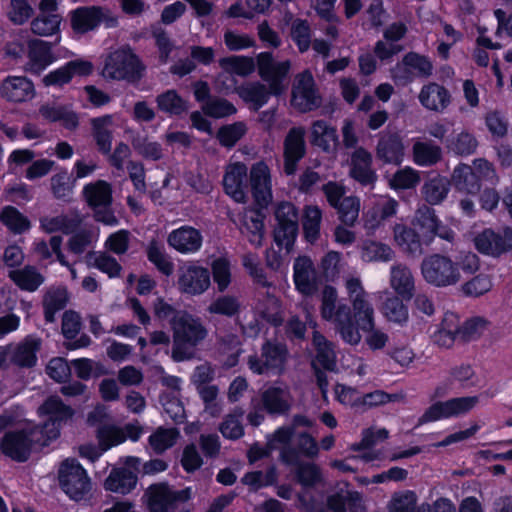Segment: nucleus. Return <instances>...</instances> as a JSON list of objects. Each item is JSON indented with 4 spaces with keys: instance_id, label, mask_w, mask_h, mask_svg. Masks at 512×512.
I'll use <instances>...</instances> for the list:
<instances>
[{
    "instance_id": "1",
    "label": "nucleus",
    "mask_w": 512,
    "mask_h": 512,
    "mask_svg": "<svg viewBox=\"0 0 512 512\" xmlns=\"http://www.w3.org/2000/svg\"><path fill=\"white\" fill-rule=\"evenodd\" d=\"M343 283L351 307L339 301L336 288L326 285L321 293L320 314L345 343L358 345L362 338L359 329L374 326L375 312L359 277L348 275Z\"/></svg>"
},
{
    "instance_id": "2",
    "label": "nucleus",
    "mask_w": 512,
    "mask_h": 512,
    "mask_svg": "<svg viewBox=\"0 0 512 512\" xmlns=\"http://www.w3.org/2000/svg\"><path fill=\"white\" fill-rule=\"evenodd\" d=\"M480 266V258L471 251L461 252L455 260L445 254L432 253L423 258L420 271L429 285L446 288L457 285L464 277L476 274Z\"/></svg>"
},
{
    "instance_id": "3",
    "label": "nucleus",
    "mask_w": 512,
    "mask_h": 512,
    "mask_svg": "<svg viewBox=\"0 0 512 512\" xmlns=\"http://www.w3.org/2000/svg\"><path fill=\"white\" fill-rule=\"evenodd\" d=\"M270 450L279 451V460L285 465H294L301 458L313 460L319 455L316 439L307 432L294 435L293 427H280L268 439Z\"/></svg>"
},
{
    "instance_id": "4",
    "label": "nucleus",
    "mask_w": 512,
    "mask_h": 512,
    "mask_svg": "<svg viewBox=\"0 0 512 512\" xmlns=\"http://www.w3.org/2000/svg\"><path fill=\"white\" fill-rule=\"evenodd\" d=\"M170 326L173 338L172 359L181 362L193 358L194 349L208 335L201 319L181 311L170 319Z\"/></svg>"
},
{
    "instance_id": "5",
    "label": "nucleus",
    "mask_w": 512,
    "mask_h": 512,
    "mask_svg": "<svg viewBox=\"0 0 512 512\" xmlns=\"http://www.w3.org/2000/svg\"><path fill=\"white\" fill-rule=\"evenodd\" d=\"M191 496L190 487L178 490L167 482H158L145 490L143 500L148 512H176Z\"/></svg>"
},
{
    "instance_id": "6",
    "label": "nucleus",
    "mask_w": 512,
    "mask_h": 512,
    "mask_svg": "<svg viewBox=\"0 0 512 512\" xmlns=\"http://www.w3.org/2000/svg\"><path fill=\"white\" fill-rule=\"evenodd\" d=\"M83 199L93 210V218L97 222L114 226L118 224L111 205L113 202L112 186L105 180H97L83 187Z\"/></svg>"
},
{
    "instance_id": "7",
    "label": "nucleus",
    "mask_w": 512,
    "mask_h": 512,
    "mask_svg": "<svg viewBox=\"0 0 512 512\" xmlns=\"http://www.w3.org/2000/svg\"><path fill=\"white\" fill-rule=\"evenodd\" d=\"M144 70L145 66L131 49H118L108 56L104 75L111 79L136 83L142 78Z\"/></svg>"
},
{
    "instance_id": "8",
    "label": "nucleus",
    "mask_w": 512,
    "mask_h": 512,
    "mask_svg": "<svg viewBox=\"0 0 512 512\" xmlns=\"http://www.w3.org/2000/svg\"><path fill=\"white\" fill-rule=\"evenodd\" d=\"M289 352L285 344L266 341L261 347V354L248 358L249 368L259 375H280L285 371Z\"/></svg>"
},
{
    "instance_id": "9",
    "label": "nucleus",
    "mask_w": 512,
    "mask_h": 512,
    "mask_svg": "<svg viewBox=\"0 0 512 512\" xmlns=\"http://www.w3.org/2000/svg\"><path fill=\"white\" fill-rule=\"evenodd\" d=\"M257 72L273 92V96L283 94L287 89V79L291 70L289 60L277 61L271 52H261L256 56Z\"/></svg>"
},
{
    "instance_id": "10",
    "label": "nucleus",
    "mask_w": 512,
    "mask_h": 512,
    "mask_svg": "<svg viewBox=\"0 0 512 512\" xmlns=\"http://www.w3.org/2000/svg\"><path fill=\"white\" fill-rule=\"evenodd\" d=\"M321 102L312 73L304 70L295 75L291 87V106L300 113H307L319 108Z\"/></svg>"
},
{
    "instance_id": "11",
    "label": "nucleus",
    "mask_w": 512,
    "mask_h": 512,
    "mask_svg": "<svg viewBox=\"0 0 512 512\" xmlns=\"http://www.w3.org/2000/svg\"><path fill=\"white\" fill-rule=\"evenodd\" d=\"M59 484L63 491L72 499L80 500L91 489V482L85 469L75 460L67 459L58 470Z\"/></svg>"
},
{
    "instance_id": "12",
    "label": "nucleus",
    "mask_w": 512,
    "mask_h": 512,
    "mask_svg": "<svg viewBox=\"0 0 512 512\" xmlns=\"http://www.w3.org/2000/svg\"><path fill=\"white\" fill-rule=\"evenodd\" d=\"M479 403L478 396L452 398L438 401L431 405L419 418L418 424L434 422L442 418H450L468 413Z\"/></svg>"
},
{
    "instance_id": "13",
    "label": "nucleus",
    "mask_w": 512,
    "mask_h": 512,
    "mask_svg": "<svg viewBox=\"0 0 512 512\" xmlns=\"http://www.w3.org/2000/svg\"><path fill=\"white\" fill-rule=\"evenodd\" d=\"M476 249L485 255L500 257L512 251V228H505L501 232L485 229L474 238Z\"/></svg>"
},
{
    "instance_id": "14",
    "label": "nucleus",
    "mask_w": 512,
    "mask_h": 512,
    "mask_svg": "<svg viewBox=\"0 0 512 512\" xmlns=\"http://www.w3.org/2000/svg\"><path fill=\"white\" fill-rule=\"evenodd\" d=\"M405 145L401 134L389 128L379 134L375 148L376 158L384 164L400 165L404 159Z\"/></svg>"
},
{
    "instance_id": "15",
    "label": "nucleus",
    "mask_w": 512,
    "mask_h": 512,
    "mask_svg": "<svg viewBox=\"0 0 512 512\" xmlns=\"http://www.w3.org/2000/svg\"><path fill=\"white\" fill-rule=\"evenodd\" d=\"M178 289L188 295H200L210 286L209 270L194 264H187L178 270Z\"/></svg>"
},
{
    "instance_id": "16",
    "label": "nucleus",
    "mask_w": 512,
    "mask_h": 512,
    "mask_svg": "<svg viewBox=\"0 0 512 512\" xmlns=\"http://www.w3.org/2000/svg\"><path fill=\"white\" fill-rule=\"evenodd\" d=\"M107 10L99 6L81 7L71 12V27L80 34L95 29L101 22L113 27L117 19L107 14Z\"/></svg>"
},
{
    "instance_id": "17",
    "label": "nucleus",
    "mask_w": 512,
    "mask_h": 512,
    "mask_svg": "<svg viewBox=\"0 0 512 512\" xmlns=\"http://www.w3.org/2000/svg\"><path fill=\"white\" fill-rule=\"evenodd\" d=\"M39 412L48 416L43 429L46 433H51L49 438H56L59 435V427L70 420L74 415V410L63 403L59 396H50L39 407Z\"/></svg>"
},
{
    "instance_id": "18",
    "label": "nucleus",
    "mask_w": 512,
    "mask_h": 512,
    "mask_svg": "<svg viewBox=\"0 0 512 512\" xmlns=\"http://www.w3.org/2000/svg\"><path fill=\"white\" fill-rule=\"evenodd\" d=\"M34 434L35 430L7 432L0 442V449L12 460L25 462L31 453Z\"/></svg>"
},
{
    "instance_id": "19",
    "label": "nucleus",
    "mask_w": 512,
    "mask_h": 512,
    "mask_svg": "<svg viewBox=\"0 0 512 512\" xmlns=\"http://www.w3.org/2000/svg\"><path fill=\"white\" fill-rule=\"evenodd\" d=\"M395 245L409 258H419L425 253L426 243L418 230L411 225L396 223L392 228Z\"/></svg>"
},
{
    "instance_id": "20",
    "label": "nucleus",
    "mask_w": 512,
    "mask_h": 512,
    "mask_svg": "<svg viewBox=\"0 0 512 512\" xmlns=\"http://www.w3.org/2000/svg\"><path fill=\"white\" fill-rule=\"evenodd\" d=\"M372 165L371 152L364 147H358L351 154L349 175L360 185L373 189L378 176Z\"/></svg>"
},
{
    "instance_id": "21",
    "label": "nucleus",
    "mask_w": 512,
    "mask_h": 512,
    "mask_svg": "<svg viewBox=\"0 0 512 512\" xmlns=\"http://www.w3.org/2000/svg\"><path fill=\"white\" fill-rule=\"evenodd\" d=\"M305 133L303 127H293L284 139V172L287 175L295 173L297 163L305 155Z\"/></svg>"
},
{
    "instance_id": "22",
    "label": "nucleus",
    "mask_w": 512,
    "mask_h": 512,
    "mask_svg": "<svg viewBox=\"0 0 512 512\" xmlns=\"http://www.w3.org/2000/svg\"><path fill=\"white\" fill-rule=\"evenodd\" d=\"M294 283L296 289L305 296H312L318 290V277L313 261L307 256L295 259Z\"/></svg>"
},
{
    "instance_id": "23",
    "label": "nucleus",
    "mask_w": 512,
    "mask_h": 512,
    "mask_svg": "<svg viewBox=\"0 0 512 512\" xmlns=\"http://www.w3.org/2000/svg\"><path fill=\"white\" fill-rule=\"evenodd\" d=\"M252 195L260 208H266L272 201L269 168L263 162L252 166L250 171Z\"/></svg>"
},
{
    "instance_id": "24",
    "label": "nucleus",
    "mask_w": 512,
    "mask_h": 512,
    "mask_svg": "<svg viewBox=\"0 0 512 512\" xmlns=\"http://www.w3.org/2000/svg\"><path fill=\"white\" fill-rule=\"evenodd\" d=\"M0 95L10 102H26L35 96L34 84L23 76H8L0 86Z\"/></svg>"
},
{
    "instance_id": "25",
    "label": "nucleus",
    "mask_w": 512,
    "mask_h": 512,
    "mask_svg": "<svg viewBox=\"0 0 512 512\" xmlns=\"http://www.w3.org/2000/svg\"><path fill=\"white\" fill-rule=\"evenodd\" d=\"M70 300V293L64 285H52L45 289L41 305L44 320L47 323L55 322L57 312L66 308Z\"/></svg>"
},
{
    "instance_id": "26",
    "label": "nucleus",
    "mask_w": 512,
    "mask_h": 512,
    "mask_svg": "<svg viewBox=\"0 0 512 512\" xmlns=\"http://www.w3.org/2000/svg\"><path fill=\"white\" fill-rule=\"evenodd\" d=\"M200 231L191 226H182L169 233L167 242L176 251L182 254L197 252L202 246Z\"/></svg>"
},
{
    "instance_id": "27",
    "label": "nucleus",
    "mask_w": 512,
    "mask_h": 512,
    "mask_svg": "<svg viewBox=\"0 0 512 512\" xmlns=\"http://www.w3.org/2000/svg\"><path fill=\"white\" fill-rule=\"evenodd\" d=\"M411 226L419 231L420 236L426 243V246H430L440 228V220L433 208L423 204L415 211L411 221Z\"/></svg>"
},
{
    "instance_id": "28",
    "label": "nucleus",
    "mask_w": 512,
    "mask_h": 512,
    "mask_svg": "<svg viewBox=\"0 0 512 512\" xmlns=\"http://www.w3.org/2000/svg\"><path fill=\"white\" fill-rule=\"evenodd\" d=\"M246 182V165L235 163L228 167L223 179L224 190L238 203L246 202Z\"/></svg>"
},
{
    "instance_id": "29",
    "label": "nucleus",
    "mask_w": 512,
    "mask_h": 512,
    "mask_svg": "<svg viewBox=\"0 0 512 512\" xmlns=\"http://www.w3.org/2000/svg\"><path fill=\"white\" fill-rule=\"evenodd\" d=\"M418 99L426 109L441 113L450 105L452 96L444 86L430 82L421 88Z\"/></svg>"
},
{
    "instance_id": "30",
    "label": "nucleus",
    "mask_w": 512,
    "mask_h": 512,
    "mask_svg": "<svg viewBox=\"0 0 512 512\" xmlns=\"http://www.w3.org/2000/svg\"><path fill=\"white\" fill-rule=\"evenodd\" d=\"M41 348V340L34 336H27L21 342L10 348V361L22 368H31L37 362V352Z\"/></svg>"
},
{
    "instance_id": "31",
    "label": "nucleus",
    "mask_w": 512,
    "mask_h": 512,
    "mask_svg": "<svg viewBox=\"0 0 512 512\" xmlns=\"http://www.w3.org/2000/svg\"><path fill=\"white\" fill-rule=\"evenodd\" d=\"M93 66L90 62L84 60H74L68 62L65 66L50 72L43 78L46 86H62L68 83L74 75L85 76L92 72Z\"/></svg>"
},
{
    "instance_id": "32",
    "label": "nucleus",
    "mask_w": 512,
    "mask_h": 512,
    "mask_svg": "<svg viewBox=\"0 0 512 512\" xmlns=\"http://www.w3.org/2000/svg\"><path fill=\"white\" fill-rule=\"evenodd\" d=\"M263 409L272 415H285L291 409V395L287 388L269 387L261 393Z\"/></svg>"
},
{
    "instance_id": "33",
    "label": "nucleus",
    "mask_w": 512,
    "mask_h": 512,
    "mask_svg": "<svg viewBox=\"0 0 512 512\" xmlns=\"http://www.w3.org/2000/svg\"><path fill=\"white\" fill-rule=\"evenodd\" d=\"M390 286L398 296L411 299L415 292L412 270L404 263H396L390 269Z\"/></svg>"
},
{
    "instance_id": "34",
    "label": "nucleus",
    "mask_w": 512,
    "mask_h": 512,
    "mask_svg": "<svg viewBox=\"0 0 512 512\" xmlns=\"http://www.w3.org/2000/svg\"><path fill=\"white\" fill-rule=\"evenodd\" d=\"M51 44L39 39L28 41V63L27 70L39 74L54 60Z\"/></svg>"
},
{
    "instance_id": "35",
    "label": "nucleus",
    "mask_w": 512,
    "mask_h": 512,
    "mask_svg": "<svg viewBox=\"0 0 512 512\" xmlns=\"http://www.w3.org/2000/svg\"><path fill=\"white\" fill-rule=\"evenodd\" d=\"M91 133L96 142L97 149L102 154H109L112 147L114 120L111 115L92 118L90 120Z\"/></svg>"
},
{
    "instance_id": "36",
    "label": "nucleus",
    "mask_w": 512,
    "mask_h": 512,
    "mask_svg": "<svg viewBox=\"0 0 512 512\" xmlns=\"http://www.w3.org/2000/svg\"><path fill=\"white\" fill-rule=\"evenodd\" d=\"M8 277L19 289L27 292H35L45 282V276L33 265L10 270Z\"/></svg>"
},
{
    "instance_id": "37",
    "label": "nucleus",
    "mask_w": 512,
    "mask_h": 512,
    "mask_svg": "<svg viewBox=\"0 0 512 512\" xmlns=\"http://www.w3.org/2000/svg\"><path fill=\"white\" fill-rule=\"evenodd\" d=\"M137 480V475L128 468H114L106 478L104 487L106 490L124 495L135 488Z\"/></svg>"
},
{
    "instance_id": "38",
    "label": "nucleus",
    "mask_w": 512,
    "mask_h": 512,
    "mask_svg": "<svg viewBox=\"0 0 512 512\" xmlns=\"http://www.w3.org/2000/svg\"><path fill=\"white\" fill-rule=\"evenodd\" d=\"M313 344L315 346L316 355L314 361L312 362V366L316 365L327 371H335L336 354L334 350V344L328 341L319 332L313 333Z\"/></svg>"
},
{
    "instance_id": "39",
    "label": "nucleus",
    "mask_w": 512,
    "mask_h": 512,
    "mask_svg": "<svg viewBox=\"0 0 512 512\" xmlns=\"http://www.w3.org/2000/svg\"><path fill=\"white\" fill-rule=\"evenodd\" d=\"M432 341L440 348H451L458 340V316L446 313L439 329L432 335Z\"/></svg>"
},
{
    "instance_id": "40",
    "label": "nucleus",
    "mask_w": 512,
    "mask_h": 512,
    "mask_svg": "<svg viewBox=\"0 0 512 512\" xmlns=\"http://www.w3.org/2000/svg\"><path fill=\"white\" fill-rule=\"evenodd\" d=\"M450 190V181L441 175L428 178L421 189L424 200L429 205H438L444 201Z\"/></svg>"
},
{
    "instance_id": "41",
    "label": "nucleus",
    "mask_w": 512,
    "mask_h": 512,
    "mask_svg": "<svg viewBox=\"0 0 512 512\" xmlns=\"http://www.w3.org/2000/svg\"><path fill=\"white\" fill-rule=\"evenodd\" d=\"M322 211L316 205H307L303 209L301 224L304 238L314 244L321 236Z\"/></svg>"
},
{
    "instance_id": "42",
    "label": "nucleus",
    "mask_w": 512,
    "mask_h": 512,
    "mask_svg": "<svg viewBox=\"0 0 512 512\" xmlns=\"http://www.w3.org/2000/svg\"><path fill=\"white\" fill-rule=\"evenodd\" d=\"M311 143L329 152L338 143L337 131L323 120L313 122L311 129Z\"/></svg>"
},
{
    "instance_id": "43",
    "label": "nucleus",
    "mask_w": 512,
    "mask_h": 512,
    "mask_svg": "<svg viewBox=\"0 0 512 512\" xmlns=\"http://www.w3.org/2000/svg\"><path fill=\"white\" fill-rule=\"evenodd\" d=\"M451 180L458 191L466 194H476L481 188L472 167L467 164L458 165L452 173Z\"/></svg>"
},
{
    "instance_id": "44",
    "label": "nucleus",
    "mask_w": 512,
    "mask_h": 512,
    "mask_svg": "<svg viewBox=\"0 0 512 512\" xmlns=\"http://www.w3.org/2000/svg\"><path fill=\"white\" fill-rule=\"evenodd\" d=\"M239 95L244 101L252 103L253 109L257 111L268 102L273 92L268 84L253 82L242 86Z\"/></svg>"
},
{
    "instance_id": "45",
    "label": "nucleus",
    "mask_w": 512,
    "mask_h": 512,
    "mask_svg": "<svg viewBox=\"0 0 512 512\" xmlns=\"http://www.w3.org/2000/svg\"><path fill=\"white\" fill-rule=\"evenodd\" d=\"M148 260L164 275L170 276L174 270V264L165 252V248L157 240L153 239L146 248Z\"/></svg>"
},
{
    "instance_id": "46",
    "label": "nucleus",
    "mask_w": 512,
    "mask_h": 512,
    "mask_svg": "<svg viewBox=\"0 0 512 512\" xmlns=\"http://www.w3.org/2000/svg\"><path fill=\"white\" fill-rule=\"evenodd\" d=\"M0 222L14 234H22L31 227L30 220L13 206H6L2 209Z\"/></svg>"
},
{
    "instance_id": "47",
    "label": "nucleus",
    "mask_w": 512,
    "mask_h": 512,
    "mask_svg": "<svg viewBox=\"0 0 512 512\" xmlns=\"http://www.w3.org/2000/svg\"><path fill=\"white\" fill-rule=\"evenodd\" d=\"M241 231L252 245L255 247L262 246L264 238L263 217L258 212L246 214Z\"/></svg>"
},
{
    "instance_id": "48",
    "label": "nucleus",
    "mask_w": 512,
    "mask_h": 512,
    "mask_svg": "<svg viewBox=\"0 0 512 512\" xmlns=\"http://www.w3.org/2000/svg\"><path fill=\"white\" fill-rule=\"evenodd\" d=\"M220 66L229 73L239 76H248L257 68L256 58L248 56H229L220 59Z\"/></svg>"
},
{
    "instance_id": "49",
    "label": "nucleus",
    "mask_w": 512,
    "mask_h": 512,
    "mask_svg": "<svg viewBox=\"0 0 512 512\" xmlns=\"http://www.w3.org/2000/svg\"><path fill=\"white\" fill-rule=\"evenodd\" d=\"M381 310L388 321L400 325L406 323L409 318L408 307L398 295L387 297L382 304Z\"/></svg>"
},
{
    "instance_id": "50",
    "label": "nucleus",
    "mask_w": 512,
    "mask_h": 512,
    "mask_svg": "<svg viewBox=\"0 0 512 512\" xmlns=\"http://www.w3.org/2000/svg\"><path fill=\"white\" fill-rule=\"evenodd\" d=\"M292 466L295 467L297 482L303 487H314L323 481L320 467L313 462L300 461Z\"/></svg>"
},
{
    "instance_id": "51",
    "label": "nucleus",
    "mask_w": 512,
    "mask_h": 512,
    "mask_svg": "<svg viewBox=\"0 0 512 512\" xmlns=\"http://www.w3.org/2000/svg\"><path fill=\"white\" fill-rule=\"evenodd\" d=\"M159 110L170 115H180L188 110L187 103L175 90H168L156 98Z\"/></svg>"
},
{
    "instance_id": "52",
    "label": "nucleus",
    "mask_w": 512,
    "mask_h": 512,
    "mask_svg": "<svg viewBox=\"0 0 512 512\" xmlns=\"http://www.w3.org/2000/svg\"><path fill=\"white\" fill-rule=\"evenodd\" d=\"M278 473L275 466H270L266 472L253 471L248 472L241 479L244 485H247L251 491H257L262 487L273 485L277 482Z\"/></svg>"
},
{
    "instance_id": "53",
    "label": "nucleus",
    "mask_w": 512,
    "mask_h": 512,
    "mask_svg": "<svg viewBox=\"0 0 512 512\" xmlns=\"http://www.w3.org/2000/svg\"><path fill=\"white\" fill-rule=\"evenodd\" d=\"M334 209H336L338 219L342 224L353 227L359 217L360 200L355 196H347Z\"/></svg>"
},
{
    "instance_id": "54",
    "label": "nucleus",
    "mask_w": 512,
    "mask_h": 512,
    "mask_svg": "<svg viewBox=\"0 0 512 512\" xmlns=\"http://www.w3.org/2000/svg\"><path fill=\"white\" fill-rule=\"evenodd\" d=\"M62 18L59 14H39L30 23L31 31L38 36H49L59 31Z\"/></svg>"
},
{
    "instance_id": "55",
    "label": "nucleus",
    "mask_w": 512,
    "mask_h": 512,
    "mask_svg": "<svg viewBox=\"0 0 512 512\" xmlns=\"http://www.w3.org/2000/svg\"><path fill=\"white\" fill-rule=\"evenodd\" d=\"M441 148L427 142H416L413 145L414 161L421 166H431L441 159Z\"/></svg>"
},
{
    "instance_id": "56",
    "label": "nucleus",
    "mask_w": 512,
    "mask_h": 512,
    "mask_svg": "<svg viewBox=\"0 0 512 512\" xmlns=\"http://www.w3.org/2000/svg\"><path fill=\"white\" fill-rule=\"evenodd\" d=\"M179 437V431L176 428L159 427L150 437L149 443L152 449L161 454L172 447Z\"/></svg>"
},
{
    "instance_id": "57",
    "label": "nucleus",
    "mask_w": 512,
    "mask_h": 512,
    "mask_svg": "<svg viewBox=\"0 0 512 512\" xmlns=\"http://www.w3.org/2000/svg\"><path fill=\"white\" fill-rule=\"evenodd\" d=\"M97 439L101 447V451L119 445L126 440L125 432L122 428L114 425H102L97 429Z\"/></svg>"
},
{
    "instance_id": "58",
    "label": "nucleus",
    "mask_w": 512,
    "mask_h": 512,
    "mask_svg": "<svg viewBox=\"0 0 512 512\" xmlns=\"http://www.w3.org/2000/svg\"><path fill=\"white\" fill-rule=\"evenodd\" d=\"M240 307V302L236 297L230 295H222L214 299L209 304L207 311L210 314L233 317L238 314Z\"/></svg>"
},
{
    "instance_id": "59",
    "label": "nucleus",
    "mask_w": 512,
    "mask_h": 512,
    "mask_svg": "<svg viewBox=\"0 0 512 512\" xmlns=\"http://www.w3.org/2000/svg\"><path fill=\"white\" fill-rule=\"evenodd\" d=\"M217 344L220 352L230 354L226 364L230 367L236 365L241 352L239 337L233 333L217 334Z\"/></svg>"
},
{
    "instance_id": "60",
    "label": "nucleus",
    "mask_w": 512,
    "mask_h": 512,
    "mask_svg": "<svg viewBox=\"0 0 512 512\" xmlns=\"http://www.w3.org/2000/svg\"><path fill=\"white\" fill-rule=\"evenodd\" d=\"M244 412L240 408L234 409L226 415L220 424L219 430L222 435L229 439H238L243 436L244 429L241 424V418Z\"/></svg>"
},
{
    "instance_id": "61",
    "label": "nucleus",
    "mask_w": 512,
    "mask_h": 512,
    "mask_svg": "<svg viewBox=\"0 0 512 512\" xmlns=\"http://www.w3.org/2000/svg\"><path fill=\"white\" fill-rule=\"evenodd\" d=\"M487 321L476 317L465 321L460 325L458 320V340L460 342H469L478 339L486 330Z\"/></svg>"
},
{
    "instance_id": "62",
    "label": "nucleus",
    "mask_w": 512,
    "mask_h": 512,
    "mask_svg": "<svg viewBox=\"0 0 512 512\" xmlns=\"http://www.w3.org/2000/svg\"><path fill=\"white\" fill-rule=\"evenodd\" d=\"M363 257L368 261L389 262L395 258L394 250L385 243L368 241L363 246Z\"/></svg>"
},
{
    "instance_id": "63",
    "label": "nucleus",
    "mask_w": 512,
    "mask_h": 512,
    "mask_svg": "<svg viewBox=\"0 0 512 512\" xmlns=\"http://www.w3.org/2000/svg\"><path fill=\"white\" fill-rule=\"evenodd\" d=\"M291 38L301 53L311 46V28L307 20L295 19L291 24Z\"/></svg>"
},
{
    "instance_id": "64",
    "label": "nucleus",
    "mask_w": 512,
    "mask_h": 512,
    "mask_svg": "<svg viewBox=\"0 0 512 512\" xmlns=\"http://www.w3.org/2000/svg\"><path fill=\"white\" fill-rule=\"evenodd\" d=\"M420 179L421 178L418 171L410 167H406L404 169L398 170L393 175L389 181V185L395 190L412 189L419 184Z\"/></svg>"
}]
</instances>
